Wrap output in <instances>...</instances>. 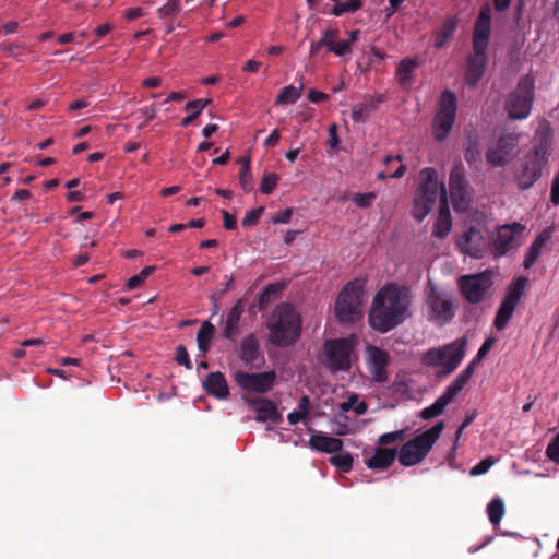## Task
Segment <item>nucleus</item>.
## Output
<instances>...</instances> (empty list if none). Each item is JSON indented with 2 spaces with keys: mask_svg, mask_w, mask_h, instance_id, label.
<instances>
[{
  "mask_svg": "<svg viewBox=\"0 0 559 559\" xmlns=\"http://www.w3.org/2000/svg\"><path fill=\"white\" fill-rule=\"evenodd\" d=\"M409 298L407 289L396 284L383 286L372 300L369 313L370 326L386 333L403 323L409 316Z\"/></svg>",
  "mask_w": 559,
  "mask_h": 559,
  "instance_id": "nucleus-1",
  "label": "nucleus"
},
{
  "mask_svg": "<svg viewBox=\"0 0 559 559\" xmlns=\"http://www.w3.org/2000/svg\"><path fill=\"white\" fill-rule=\"evenodd\" d=\"M270 341L277 347L294 344L301 334V319L299 313L289 304L278 305L267 323Z\"/></svg>",
  "mask_w": 559,
  "mask_h": 559,
  "instance_id": "nucleus-2",
  "label": "nucleus"
},
{
  "mask_svg": "<svg viewBox=\"0 0 559 559\" xmlns=\"http://www.w3.org/2000/svg\"><path fill=\"white\" fill-rule=\"evenodd\" d=\"M466 337H460L452 343L438 348H430L424 356V364L429 367H440L438 377L453 373L465 357Z\"/></svg>",
  "mask_w": 559,
  "mask_h": 559,
  "instance_id": "nucleus-3",
  "label": "nucleus"
},
{
  "mask_svg": "<svg viewBox=\"0 0 559 559\" xmlns=\"http://www.w3.org/2000/svg\"><path fill=\"white\" fill-rule=\"evenodd\" d=\"M444 423L438 421L431 428L405 442L399 453V461L403 466L419 464L431 451L440 438Z\"/></svg>",
  "mask_w": 559,
  "mask_h": 559,
  "instance_id": "nucleus-4",
  "label": "nucleus"
},
{
  "mask_svg": "<svg viewBox=\"0 0 559 559\" xmlns=\"http://www.w3.org/2000/svg\"><path fill=\"white\" fill-rule=\"evenodd\" d=\"M365 283L349 282L340 292L335 302V316L342 323H354L362 318Z\"/></svg>",
  "mask_w": 559,
  "mask_h": 559,
  "instance_id": "nucleus-5",
  "label": "nucleus"
},
{
  "mask_svg": "<svg viewBox=\"0 0 559 559\" xmlns=\"http://www.w3.org/2000/svg\"><path fill=\"white\" fill-rule=\"evenodd\" d=\"M549 146L546 140H540L528 152L521 164V169L515 176V182L520 190H527L542 177L543 169L548 164Z\"/></svg>",
  "mask_w": 559,
  "mask_h": 559,
  "instance_id": "nucleus-6",
  "label": "nucleus"
},
{
  "mask_svg": "<svg viewBox=\"0 0 559 559\" xmlns=\"http://www.w3.org/2000/svg\"><path fill=\"white\" fill-rule=\"evenodd\" d=\"M427 316L436 325H445L452 321L456 312L451 294L439 289L431 282L425 289Z\"/></svg>",
  "mask_w": 559,
  "mask_h": 559,
  "instance_id": "nucleus-7",
  "label": "nucleus"
},
{
  "mask_svg": "<svg viewBox=\"0 0 559 559\" xmlns=\"http://www.w3.org/2000/svg\"><path fill=\"white\" fill-rule=\"evenodd\" d=\"M535 99V82L530 75L522 76L516 87L511 92L504 103V109L512 120H522L528 117Z\"/></svg>",
  "mask_w": 559,
  "mask_h": 559,
  "instance_id": "nucleus-8",
  "label": "nucleus"
},
{
  "mask_svg": "<svg viewBox=\"0 0 559 559\" xmlns=\"http://www.w3.org/2000/svg\"><path fill=\"white\" fill-rule=\"evenodd\" d=\"M421 182L415 192L412 214L421 222L431 211L439 193L438 175L435 168L426 167L420 171Z\"/></svg>",
  "mask_w": 559,
  "mask_h": 559,
  "instance_id": "nucleus-9",
  "label": "nucleus"
},
{
  "mask_svg": "<svg viewBox=\"0 0 559 559\" xmlns=\"http://www.w3.org/2000/svg\"><path fill=\"white\" fill-rule=\"evenodd\" d=\"M355 349L354 337L330 338L323 344L325 366L331 372L348 371Z\"/></svg>",
  "mask_w": 559,
  "mask_h": 559,
  "instance_id": "nucleus-10",
  "label": "nucleus"
},
{
  "mask_svg": "<svg viewBox=\"0 0 559 559\" xmlns=\"http://www.w3.org/2000/svg\"><path fill=\"white\" fill-rule=\"evenodd\" d=\"M457 111V99L455 94L445 90L442 92L438 109L432 121L435 139L439 142L444 141L453 128Z\"/></svg>",
  "mask_w": 559,
  "mask_h": 559,
  "instance_id": "nucleus-11",
  "label": "nucleus"
},
{
  "mask_svg": "<svg viewBox=\"0 0 559 559\" xmlns=\"http://www.w3.org/2000/svg\"><path fill=\"white\" fill-rule=\"evenodd\" d=\"M487 234L488 230L484 225H472L457 238L456 245L461 252L480 259L489 246Z\"/></svg>",
  "mask_w": 559,
  "mask_h": 559,
  "instance_id": "nucleus-12",
  "label": "nucleus"
},
{
  "mask_svg": "<svg viewBox=\"0 0 559 559\" xmlns=\"http://www.w3.org/2000/svg\"><path fill=\"white\" fill-rule=\"evenodd\" d=\"M276 378L274 370L257 373L236 371L234 373V380L241 390L257 394L270 392L275 385Z\"/></svg>",
  "mask_w": 559,
  "mask_h": 559,
  "instance_id": "nucleus-13",
  "label": "nucleus"
},
{
  "mask_svg": "<svg viewBox=\"0 0 559 559\" xmlns=\"http://www.w3.org/2000/svg\"><path fill=\"white\" fill-rule=\"evenodd\" d=\"M491 286L492 278L491 274L488 272L463 275L459 280L460 290L471 304L480 302Z\"/></svg>",
  "mask_w": 559,
  "mask_h": 559,
  "instance_id": "nucleus-14",
  "label": "nucleus"
},
{
  "mask_svg": "<svg viewBox=\"0 0 559 559\" xmlns=\"http://www.w3.org/2000/svg\"><path fill=\"white\" fill-rule=\"evenodd\" d=\"M518 145L519 134H502L495 145L488 148L486 154L487 162L496 167L507 165L516 155Z\"/></svg>",
  "mask_w": 559,
  "mask_h": 559,
  "instance_id": "nucleus-15",
  "label": "nucleus"
},
{
  "mask_svg": "<svg viewBox=\"0 0 559 559\" xmlns=\"http://www.w3.org/2000/svg\"><path fill=\"white\" fill-rule=\"evenodd\" d=\"M367 353V369L374 382L385 383L388 381V367L391 362L389 353L378 346L369 345Z\"/></svg>",
  "mask_w": 559,
  "mask_h": 559,
  "instance_id": "nucleus-16",
  "label": "nucleus"
},
{
  "mask_svg": "<svg viewBox=\"0 0 559 559\" xmlns=\"http://www.w3.org/2000/svg\"><path fill=\"white\" fill-rule=\"evenodd\" d=\"M450 195L455 209H463L467 204V181L465 179V169L461 162L456 163L449 177Z\"/></svg>",
  "mask_w": 559,
  "mask_h": 559,
  "instance_id": "nucleus-17",
  "label": "nucleus"
},
{
  "mask_svg": "<svg viewBox=\"0 0 559 559\" xmlns=\"http://www.w3.org/2000/svg\"><path fill=\"white\" fill-rule=\"evenodd\" d=\"M524 227L520 223L498 227L492 248L495 258H500L512 250L515 247V236L520 235Z\"/></svg>",
  "mask_w": 559,
  "mask_h": 559,
  "instance_id": "nucleus-18",
  "label": "nucleus"
},
{
  "mask_svg": "<svg viewBox=\"0 0 559 559\" xmlns=\"http://www.w3.org/2000/svg\"><path fill=\"white\" fill-rule=\"evenodd\" d=\"M245 401L255 413L257 421H272L274 424L282 421V414L278 412L276 403L272 400L266 397H246Z\"/></svg>",
  "mask_w": 559,
  "mask_h": 559,
  "instance_id": "nucleus-19",
  "label": "nucleus"
},
{
  "mask_svg": "<svg viewBox=\"0 0 559 559\" xmlns=\"http://www.w3.org/2000/svg\"><path fill=\"white\" fill-rule=\"evenodd\" d=\"M487 48L474 47L473 53L467 58L465 83L475 86L481 79L487 66Z\"/></svg>",
  "mask_w": 559,
  "mask_h": 559,
  "instance_id": "nucleus-20",
  "label": "nucleus"
},
{
  "mask_svg": "<svg viewBox=\"0 0 559 559\" xmlns=\"http://www.w3.org/2000/svg\"><path fill=\"white\" fill-rule=\"evenodd\" d=\"M491 28V8L484 3L474 26L473 46L487 48Z\"/></svg>",
  "mask_w": 559,
  "mask_h": 559,
  "instance_id": "nucleus-21",
  "label": "nucleus"
},
{
  "mask_svg": "<svg viewBox=\"0 0 559 559\" xmlns=\"http://www.w3.org/2000/svg\"><path fill=\"white\" fill-rule=\"evenodd\" d=\"M452 228V217L450 213V209L447 201L445 189L441 186V200L440 206L438 210V215L433 223L432 235L436 238L443 239L445 238Z\"/></svg>",
  "mask_w": 559,
  "mask_h": 559,
  "instance_id": "nucleus-22",
  "label": "nucleus"
},
{
  "mask_svg": "<svg viewBox=\"0 0 559 559\" xmlns=\"http://www.w3.org/2000/svg\"><path fill=\"white\" fill-rule=\"evenodd\" d=\"M240 359L248 366L260 367L264 361V357L260 352V345L257 336L251 333L247 335L241 344L239 350Z\"/></svg>",
  "mask_w": 559,
  "mask_h": 559,
  "instance_id": "nucleus-23",
  "label": "nucleus"
},
{
  "mask_svg": "<svg viewBox=\"0 0 559 559\" xmlns=\"http://www.w3.org/2000/svg\"><path fill=\"white\" fill-rule=\"evenodd\" d=\"M203 389L206 391L207 394L219 400H225L229 395V388L227 381L224 374L219 371L210 372L205 377L203 381Z\"/></svg>",
  "mask_w": 559,
  "mask_h": 559,
  "instance_id": "nucleus-24",
  "label": "nucleus"
},
{
  "mask_svg": "<svg viewBox=\"0 0 559 559\" xmlns=\"http://www.w3.org/2000/svg\"><path fill=\"white\" fill-rule=\"evenodd\" d=\"M343 441L329 435L317 432L311 435L309 447L322 453H338L343 449Z\"/></svg>",
  "mask_w": 559,
  "mask_h": 559,
  "instance_id": "nucleus-25",
  "label": "nucleus"
},
{
  "mask_svg": "<svg viewBox=\"0 0 559 559\" xmlns=\"http://www.w3.org/2000/svg\"><path fill=\"white\" fill-rule=\"evenodd\" d=\"M397 449L396 448H377L373 455L366 461V465L370 469H385L388 468L396 459Z\"/></svg>",
  "mask_w": 559,
  "mask_h": 559,
  "instance_id": "nucleus-26",
  "label": "nucleus"
},
{
  "mask_svg": "<svg viewBox=\"0 0 559 559\" xmlns=\"http://www.w3.org/2000/svg\"><path fill=\"white\" fill-rule=\"evenodd\" d=\"M476 360H472L464 370H462L456 378L445 388L443 391L451 400H454L456 395L464 389L466 383L474 374Z\"/></svg>",
  "mask_w": 559,
  "mask_h": 559,
  "instance_id": "nucleus-27",
  "label": "nucleus"
},
{
  "mask_svg": "<svg viewBox=\"0 0 559 559\" xmlns=\"http://www.w3.org/2000/svg\"><path fill=\"white\" fill-rule=\"evenodd\" d=\"M242 311L243 308L240 300L228 311L223 330L225 338L234 340L239 334V322Z\"/></svg>",
  "mask_w": 559,
  "mask_h": 559,
  "instance_id": "nucleus-28",
  "label": "nucleus"
},
{
  "mask_svg": "<svg viewBox=\"0 0 559 559\" xmlns=\"http://www.w3.org/2000/svg\"><path fill=\"white\" fill-rule=\"evenodd\" d=\"M383 162L385 168L378 174L379 179L384 180L388 178H401L404 176L406 166L402 164V157L400 155H386Z\"/></svg>",
  "mask_w": 559,
  "mask_h": 559,
  "instance_id": "nucleus-29",
  "label": "nucleus"
},
{
  "mask_svg": "<svg viewBox=\"0 0 559 559\" xmlns=\"http://www.w3.org/2000/svg\"><path fill=\"white\" fill-rule=\"evenodd\" d=\"M528 280L525 276H519L516 277L508 287L507 294L503 298L504 301L512 304L514 306H518L520 300L525 296L526 294V286H527Z\"/></svg>",
  "mask_w": 559,
  "mask_h": 559,
  "instance_id": "nucleus-30",
  "label": "nucleus"
},
{
  "mask_svg": "<svg viewBox=\"0 0 559 559\" xmlns=\"http://www.w3.org/2000/svg\"><path fill=\"white\" fill-rule=\"evenodd\" d=\"M550 239V235L545 231L539 234L535 240L532 242L531 247L528 248L523 265L525 269H530L537 260V258L540 254V251L543 247L546 245V242Z\"/></svg>",
  "mask_w": 559,
  "mask_h": 559,
  "instance_id": "nucleus-31",
  "label": "nucleus"
},
{
  "mask_svg": "<svg viewBox=\"0 0 559 559\" xmlns=\"http://www.w3.org/2000/svg\"><path fill=\"white\" fill-rule=\"evenodd\" d=\"M418 67V63L414 59H403L396 69V75L399 78L400 84L403 87H408L413 81V73Z\"/></svg>",
  "mask_w": 559,
  "mask_h": 559,
  "instance_id": "nucleus-32",
  "label": "nucleus"
},
{
  "mask_svg": "<svg viewBox=\"0 0 559 559\" xmlns=\"http://www.w3.org/2000/svg\"><path fill=\"white\" fill-rule=\"evenodd\" d=\"M214 332V325L209 321H204L197 333L198 348L203 356L210 350Z\"/></svg>",
  "mask_w": 559,
  "mask_h": 559,
  "instance_id": "nucleus-33",
  "label": "nucleus"
},
{
  "mask_svg": "<svg viewBox=\"0 0 559 559\" xmlns=\"http://www.w3.org/2000/svg\"><path fill=\"white\" fill-rule=\"evenodd\" d=\"M444 392L435 401V403L428 407H425L421 413L420 417L425 420H430L439 415H441L445 407L452 402Z\"/></svg>",
  "mask_w": 559,
  "mask_h": 559,
  "instance_id": "nucleus-34",
  "label": "nucleus"
},
{
  "mask_svg": "<svg viewBox=\"0 0 559 559\" xmlns=\"http://www.w3.org/2000/svg\"><path fill=\"white\" fill-rule=\"evenodd\" d=\"M516 306L509 304L502 299L496 313L493 325L497 330H503L512 319Z\"/></svg>",
  "mask_w": 559,
  "mask_h": 559,
  "instance_id": "nucleus-35",
  "label": "nucleus"
},
{
  "mask_svg": "<svg viewBox=\"0 0 559 559\" xmlns=\"http://www.w3.org/2000/svg\"><path fill=\"white\" fill-rule=\"evenodd\" d=\"M210 103L211 99L204 98L188 102L185 109L190 114L181 120V126L185 128L190 126Z\"/></svg>",
  "mask_w": 559,
  "mask_h": 559,
  "instance_id": "nucleus-36",
  "label": "nucleus"
},
{
  "mask_svg": "<svg viewBox=\"0 0 559 559\" xmlns=\"http://www.w3.org/2000/svg\"><path fill=\"white\" fill-rule=\"evenodd\" d=\"M304 90V84L300 83L298 87L294 85L285 86L281 93L277 95L275 104L276 105H288V104H295L301 95V92Z\"/></svg>",
  "mask_w": 559,
  "mask_h": 559,
  "instance_id": "nucleus-37",
  "label": "nucleus"
},
{
  "mask_svg": "<svg viewBox=\"0 0 559 559\" xmlns=\"http://www.w3.org/2000/svg\"><path fill=\"white\" fill-rule=\"evenodd\" d=\"M455 28V21L447 20L435 35V47L438 49L443 48L448 40L454 35Z\"/></svg>",
  "mask_w": 559,
  "mask_h": 559,
  "instance_id": "nucleus-38",
  "label": "nucleus"
},
{
  "mask_svg": "<svg viewBox=\"0 0 559 559\" xmlns=\"http://www.w3.org/2000/svg\"><path fill=\"white\" fill-rule=\"evenodd\" d=\"M241 168L239 171V183L246 192H250L253 189V178L250 167V157L239 158Z\"/></svg>",
  "mask_w": 559,
  "mask_h": 559,
  "instance_id": "nucleus-39",
  "label": "nucleus"
},
{
  "mask_svg": "<svg viewBox=\"0 0 559 559\" xmlns=\"http://www.w3.org/2000/svg\"><path fill=\"white\" fill-rule=\"evenodd\" d=\"M506 512L504 502L500 497L493 498L487 506L488 518L493 526L500 524Z\"/></svg>",
  "mask_w": 559,
  "mask_h": 559,
  "instance_id": "nucleus-40",
  "label": "nucleus"
},
{
  "mask_svg": "<svg viewBox=\"0 0 559 559\" xmlns=\"http://www.w3.org/2000/svg\"><path fill=\"white\" fill-rule=\"evenodd\" d=\"M464 158L468 164H473L480 158L477 136L468 134L464 144Z\"/></svg>",
  "mask_w": 559,
  "mask_h": 559,
  "instance_id": "nucleus-41",
  "label": "nucleus"
},
{
  "mask_svg": "<svg viewBox=\"0 0 559 559\" xmlns=\"http://www.w3.org/2000/svg\"><path fill=\"white\" fill-rule=\"evenodd\" d=\"M283 286L274 283L269 284L258 297V306L260 310L265 309L269 304L282 292Z\"/></svg>",
  "mask_w": 559,
  "mask_h": 559,
  "instance_id": "nucleus-42",
  "label": "nucleus"
},
{
  "mask_svg": "<svg viewBox=\"0 0 559 559\" xmlns=\"http://www.w3.org/2000/svg\"><path fill=\"white\" fill-rule=\"evenodd\" d=\"M364 5V0H346L340 4H334L330 11V14L334 16H341L345 13H355L360 10Z\"/></svg>",
  "mask_w": 559,
  "mask_h": 559,
  "instance_id": "nucleus-43",
  "label": "nucleus"
},
{
  "mask_svg": "<svg viewBox=\"0 0 559 559\" xmlns=\"http://www.w3.org/2000/svg\"><path fill=\"white\" fill-rule=\"evenodd\" d=\"M332 465L336 466L343 473H348L353 468V456L349 453L335 454L330 459Z\"/></svg>",
  "mask_w": 559,
  "mask_h": 559,
  "instance_id": "nucleus-44",
  "label": "nucleus"
},
{
  "mask_svg": "<svg viewBox=\"0 0 559 559\" xmlns=\"http://www.w3.org/2000/svg\"><path fill=\"white\" fill-rule=\"evenodd\" d=\"M280 177L275 173H265L261 180L260 191L263 194H271L277 187Z\"/></svg>",
  "mask_w": 559,
  "mask_h": 559,
  "instance_id": "nucleus-45",
  "label": "nucleus"
},
{
  "mask_svg": "<svg viewBox=\"0 0 559 559\" xmlns=\"http://www.w3.org/2000/svg\"><path fill=\"white\" fill-rule=\"evenodd\" d=\"M181 10L180 0H167V2L158 8L157 14L160 19L174 16Z\"/></svg>",
  "mask_w": 559,
  "mask_h": 559,
  "instance_id": "nucleus-46",
  "label": "nucleus"
},
{
  "mask_svg": "<svg viewBox=\"0 0 559 559\" xmlns=\"http://www.w3.org/2000/svg\"><path fill=\"white\" fill-rule=\"evenodd\" d=\"M155 271V266H145L139 274L132 276L129 278L128 281V288L129 289H135L138 288L139 286L142 285V283H144V281L151 275L153 274V272Z\"/></svg>",
  "mask_w": 559,
  "mask_h": 559,
  "instance_id": "nucleus-47",
  "label": "nucleus"
},
{
  "mask_svg": "<svg viewBox=\"0 0 559 559\" xmlns=\"http://www.w3.org/2000/svg\"><path fill=\"white\" fill-rule=\"evenodd\" d=\"M405 436H406V432L404 429L392 431V432H386V433L381 435L378 438V444L383 447V445H388V444H391L394 442H401V441H404Z\"/></svg>",
  "mask_w": 559,
  "mask_h": 559,
  "instance_id": "nucleus-48",
  "label": "nucleus"
},
{
  "mask_svg": "<svg viewBox=\"0 0 559 559\" xmlns=\"http://www.w3.org/2000/svg\"><path fill=\"white\" fill-rule=\"evenodd\" d=\"M264 212V207L260 206L257 209H253L245 215V217L241 221L242 227H251L259 223V219L261 218L262 214Z\"/></svg>",
  "mask_w": 559,
  "mask_h": 559,
  "instance_id": "nucleus-49",
  "label": "nucleus"
},
{
  "mask_svg": "<svg viewBox=\"0 0 559 559\" xmlns=\"http://www.w3.org/2000/svg\"><path fill=\"white\" fill-rule=\"evenodd\" d=\"M175 360L178 365L183 366L186 369L191 370L192 369V362L189 356V353L183 345H178L176 347V355Z\"/></svg>",
  "mask_w": 559,
  "mask_h": 559,
  "instance_id": "nucleus-50",
  "label": "nucleus"
},
{
  "mask_svg": "<svg viewBox=\"0 0 559 559\" xmlns=\"http://www.w3.org/2000/svg\"><path fill=\"white\" fill-rule=\"evenodd\" d=\"M376 197L374 192L355 193L352 200L358 207L367 209L372 204Z\"/></svg>",
  "mask_w": 559,
  "mask_h": 559,
  "instance_id": "nucleus-51",
  "label": "nucleus"
},
{
  "mask_svg": "<svg viewBox=\"0 0 559 559\" xmlns=\"http://www.w3.org/2000/svg\"><path fill=\"white\" fill-rule=\"evenodd\" d=\"M546 454L550 461L559 464V432L547 445Z\"/></svg>",
  "mask_w": 559,
  "mask_h": 559,
  "instance_id": "nucleus-52",
  "label": "nucleus"
},
{
  "mask_svg": "<svg viewBox=\"0 0 559 559\" xmlns=\"http://www.w3.org/2000/svg\"><path fill=\"white\" fill-rule=\"evenodd\" d=\"M495 460L492 457H486L481 460L479 463H477L472 469L471 475L472 476H478L487 473L489 468L493 465Z\"/></svg>",
  "mask_w": 559,
  "mask_h": 559,
  "instance_id": "nucleus-53",
  "label": "nucleus"
},
{
  "mask_svg": "<svg viewBox=\"0 0 559 559\" xmlns=\"http://www.w3.org/2000/svg\"><path fill=\"white\" fill-rule=\"evenodd\" d=\"M369 116V108L367 104H359L352 110V118L355 122H364Z\"/></svg>",
  "mask_w": 559,
  "mask_h": 559,
  "instance_id": "nucleus-54",
  "label": "nucleus"
},
{
  "mask_svg": "<svg viewBox=\"0 0 559 559\" xmlns=\"http://www.w3.org/2000/svg\"><path fill=\"white\" fill-rule=\"evenodd\" d=\"M328 49L331 52H334L336 56H345L352 51L350 43L345 41H336L331 43V45L328 47Z\"/></svg>",
  "mask_w": 559,
  "mask_h": 559,
  "instance_id": "nucleus-55",
  "label": "nucleus"
},
{
  "mask_svg": "<svg viewBox=\"0 0 559 559\" xmlns=\"http://www.w3.org/2000/svg\"><path fill=\"white\" fill-rule=\"evenodd\" d=\"M492 345H493L492 338H487L483 343V345L478 349L476 357L473 359V360H476V365L488 354V352L491 349Z\"/></svg>",
  "mask_w": 559,
  "mask_h": 559,
  "instance_id": "nucleus-56",
  "label": "nucleus"
},
{
  "mask_svg": "<svg viewBox=\"0 0 559 559\" xmlns=\"http://www.w3.org/2000/svg\"><path fill=\"white\" fill-rule=\"evenodd\" d=\"M293 215L292 209H285L284 211L278 212L273 218V224H286L289 222L290 217Z\"/></svg>",
  "mask_w": 559,
  "mask_h": 559,
  "instance_id": "nucleus-57",
  "label": "nucleus"
},
{
  "mask_svg": "<svg viewBox=\"0 0 559 559\" xmlns=\"http://www.w3.org/2000/svg\"><path fill=\"white\" fill-rule=\"evenodd\" d=\"M222 215H223V219H224V227L227 230L235 229L237 226L236 217L234 215L229 214V212H227L226 210L222 211Z\"/></svg>",
  "mask_w": 559,
  "mask_h": 559,
  "instance_id": "nucleus-58",
  "label": "nucleus"
},
{
  "mask_svg": "<svg viewBox=\"0 0 559 559\" xmlns=\"http://www.w3.org/2000/svg\"><path fill=\"white\" fill-rule=\"evenodd\" d=\"M338 35V29L328 28L323 32L321 40L325 43V47H329L331 43H334V38Z\"/></svg>",
  "mask_w": 559,
  "mask_h": 559,
  "instance_id": "nucleus-59",
  "label": "nucleus"
},
{
  "mask_svg": "<svg viewBox=\"0 0 559 559\" xmlns=\"http://www.w3.org/2000/svg\"><path fill=\"white\" fill-rule=\"evenodd\" d=\"M550 200L554 205H559V175L552 180Z\"/></svg>",
  "mask_w": 559,
  "mask_h": 559,
  "instance_id": "nucleus-60",
  "label": "nucleus"
},
{
  "mask_svg": "<svg viewBox=\"0 0 559 559\" xmlns=\"http://www.w3.org/2000/svg\"><path fill=\"white\" fill-rule=\"evenodd\" d=\"M328 98L329 96L325 93L317 90H310L308 93V99L312 103H320L326 100Z\"/></svg>",
  "mask_w": 559,
  "mask_h": 559,
  "instance_id": "nucleus-61",
  "label": "nucleus"
},
{
  "mask_svg": "<svg viewBox=\"0 0 559 559\" xmlns=\"http://www.w3.org/2000/svg\"><path fill=\"white\" fill-rule=\"evenodd\" d=\"M281 139L280 132L277 129L273 130L271 134L264 140V146L274 147L277 145Z\"/></svg>",
  "mask_w": 559,
  "mask_h": 559,
  "instance_id": "nucleus-62",
  "label": "nucleus"
},
{
  "mask_svg": "<svg viewBox=\"0 0 559 559\" xmlns=\"http://www.w3.org/2000/svg\"><path fill=\"white\" fill-rule=\"evenodd\" d=\"M307 417L304 413L299 411L290 412L287 415V420L290 425H297L299 421L304 420Z\"/></svg>",
  "mask_w": 559,
  "mask_h": 559,
  "instance_id": "nucleus-63",
  "label": "nucleus"
},
{
  "mask_svg": "<svg viewBox=\"0 0 559 559\" xmlns=\"http://www.w3.org/2000/svg\"><path fill=\"white\" fill-rule=\"evenodd\" d=\"M298 411L308 416L310 411V397L308 395H302L298 402Z\"/></svg>",
  "mask_w": 559,
  "mask_h": 559,
  "instance_id": "nucleus-64",
  "label": "nucleus"
}]
</instances>
